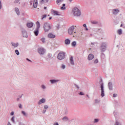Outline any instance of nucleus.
I'll list each match as a JSON object with an SVG mask.
<instances>
[{
    "label": "nucleus",
    "mask_w": 125,
    "mask_h": 125,
    "mask_svg": "<svg viewBox=\"0 0 125 125\" xmlns=\"http://www.w3.org/2000/svg\"><path fill=\"white\" fill-rule=\"evenodd\" d=\"M44 32H48L51 29V24L48 22H45L43 26Z\"/></svg>",
    "instance_id": "f257e3e1"
},
{
    "label": "nucleus",
    "mask_w": 125,
    "mask_h": 125,
    "mask_svg": "<svg viewBox=\"0 0 125 125\" xmlns=\"http://www.w3.org/2000/svg\"><path fill=\"white\" fill-rule=\"evenodd\" d=\"M72 13L74 16H80L81 15V11L78 8H74L72 10Z\"/></svg>",
    "instance_id": "f03ea898"
},
{
    "label": "nucleus",
    "mask_w": 125,
    "mask_h": 125,
    "mask_svg": "<svg viewBox=\"0 0 125 125\" xmlns=\"http://www.w3.org/2000/svg\"><path fill=\"white\" fill-rule=\"evenodd\" d=\"M65 58V52H61L58 55V59L59 60H62Z\"/></svg>",
    "instance_id": "7ed1b4c3"
},
{
    "label": "nucleus",
    "mask_w": 125,
    "mask_h": 125,
    "mask_svg": "<svg viewBox=\"0 0 125 125\" xmlns=\"http://www.w3.org/2000/svg\"><path fill=\"white\" fill-rule=\"evenodd\" d=\"M74 30H75V26H72L68 29V34L69 35H72L74 33Z\"/></svg>",
    "instance_id": "20e7f679"
},
{
    "label": "nucleus",
    "mask_w": 125,
    "mask_h": 125,
    "mask_svg": "<svg viewBox=\"0 0 125 125\" xmlns=\"http://www.w3.org/2000/svg\"><path fill=\"white\" fill-rule=\"evenodd\" d=\"M51 12L52 14H53V15H55V16H60V12H59L57 11L52 10L51 11Z\"/></svg>",
    "instance_id": "39448f33"
},
{
    "label": "nucleus",
    "mask_w": 125,
    "mask_h": 125,
    "mask_svg": "<svg viewBox=\"0 0 125 125\" xmlns=\"http://www.w3.org/2000/svg\"><path fill=\"white\" fill-rule=\"evenodd\" d=\"M101 96L102 97H104L105 94H104V86H103V84H101Z\"/></svg>",
    "instance_id": "423d86ee"
},
{
    "label": "nucleus",
    "mask_w": 125,
    "mask_h": 125,
    "mask_svg": "<svg viewBox=\"0 0 125 125\" xmlns=\"http://www.w3.org/2000/svg\"><path fill=\"white\" fill-rule=\"evenodd\" d=\"M38 52L40 54H44V49L43 48H39L38 49Z\"/></svg>",
    "instance_id": "0eeeda50"
},
{
    "label": "nucleus",
    "mask_w": 125,
    "mask_h": 125,
    "mask_svg": "<svg viewBox=\"0 0 125 125\" xmlns=\"http://www.w3.org/2000/svg\"><path fill=\"white\" fill-rule=\"evenodd\" d=\"M55 37H56L55 36V35H54L52 33H49L48 35V38H49V39H54V38H55Z\"/></svg>",
    "instance_id": "6e6552de"
},
{
    "label": "nucleus",
    "mask_w": 125,
    "mask_h": 125,
    "mask_svg": "<svg viewBox=\"0 0 125 125\" xmlns=\"http://www.w3.org/2000/svg\"><path fill=\"white\" fill-rule=\"evenodd\" d=\"M33 7L34 8L38 7V0H34Z\"/></svg>",
    "instance_id": "1a4fd4ad"
},
{
    "label": "nucleus",
    "mask_w": 125,
    "mask_h": 125,
    "mask_svg": "<svg viewBox=\"0 0 125 125\" xmlns=\"http://www.w3.org/2000/svg\"><path fill=\"white\" fill-rule=\"evenodd\" d=\"M93 58H94V56L92 54H90L88 56V60H92Z\"/></svg>",
    "instance_id": "9d476101"
},
{
    "label": "nucleus",
    "mask_w": 125,
    "mask_h": 125,
    "mask_svg": "<svg viewBox=\"0 0 125 125\" xmlns=\"http://www.w3.org/2000/svg\"><path fill=\"white\" fill-rule=\"evenodd\" d=\"M26 25L28 28H32V27L34 26V23L33 22H29V23H27Z\"/></svg>",
    "instance_id": "9b49d317"
},
{
    "label": "nucleus",
    "mask_w": 125,
    "mask_h": 125,
    "mask_svg": "<svg viewBox=\"0 0 125 125\" xmlns=\"http://www.w3.org/2000/svg\"><path fill=\"white\" fill-rule=\"evenodd\" d=\"M64 42L65 44H70V43H71V40L67 39L64 41Z\"/></svg>",
    "instance_id": "f8f14e48"
},
{
    "label": "nucleus",
    "mask_w": 125,
    "mask_h": 125,
    "mask_svg": "<svg viewBox=\"0 0 125 125\" xmlns=\"http://www.w3.org/2000/svg\"><path fill=\"white\" fill-rule=\"evenodd\" d=\"M44 102H45V99H42L38 102V104H39V105H40V104H42V103H44Z\"/></svg>",
    "instance_id": "ddd939ff"
},
{
    "label": "nucleus",
    "mask_w": 125,
    "mask_h": 125,
    "mask_svg": "<svg viewBox=\"0 0 125 125\" xmlns=\"http://www.w3.org/2000/svg\"><path fill=\"white\" fill-rule=\"evenodd\" d=\"M101 48L103 51H104V49H106V44L103 43V44L101 46Z\"/></svg>",
    "instance_id": "4468645a"
},
{
    "label": "nucleus",
    "mask_w": 125,
    "mask_h": 125,
    "mask_svg": "<svg viewBox=\"0 0 125 125\" xmlns=\"http://www.w3.org/2000/svg\"><path fill=\"white\" fill-rule=\"evenodd\" d=\"M40 29L39 28H36V30L34 31V34L35 36H38L39 35V31Z\"/></svg>",
    "instance_id": "2eb2a0df"
},
{
    "label": "nucleus",
    "mask_w": 125,
    "mask_h": 125,
    "mask_svg": "<svg viewBox=\"0 0 125 125\" xmlns=\"http://www.w3.org/2000/svg\"><path fill=\"white\" fill-rule=\"evenodd\" d=\"M22 35L24 38H28V35L27 34V32L26 31L22 32Z\"/></svg>",
    "instance_id": "dca6fc26"
},
{
    "label": "nucleus",
    "mask_w": 125,
    "mask_h": 125,
    "mask_svg": "<svg viewBox=\"0 0 125 125\" xmlns=\"http://www.w3.org/2000/svg\"><path fill=\"white\" fill-rule=\"evenodd\" d=\"M119 10H118V9H115L114 10H113V14H118V13H119Z\"/></svg>",
    "instance_id": "f3484780"
},
{
    "label": "nucleus",
    "mask_w": 125,
    "mask_h": 125,
    "mask_svg": "<svg viewBox=\"0 0 125 125\" xmlns=\"http://www.w3.org/2000/svg\"><path fill=\"white\" fill-rule=\"evenodd\" d=\"M15 11H16V12L18 15H19L20 14V12L19 11V9H18V8H15Z\"/></svg>",
    "instance_id": "a211bd4d"
},
{
    "label": "nucleus",
    "mask_w": 125,
    "mask_h": 125,
    "mask_svg": "<svg viewBox=\"0 0 125 125\" xmlns=\"http://www.w3.org/2000/svg\"><path fill=\"white\" fill-rule=\"evenodd\" d=\"M63 0H57L56 3L58 4V5H60V3L63 1Z\"/></svg>",
    "instance_id": "6ab92c4d"
},
{
    "label": "nucleus",
    "mask_w": 125,
    "mask_h": 125,
    "mask_svg": "<svg viewBox=\"0 0 125 125\" xmlns=\"http://www.w3.org/2000/svg\"><path fill=\"white\" fill-rule=\"evenodd\" d=\"M70 62L72 65H74V60L73 59V57H70Z\"/></svg>",
    "instance_id": "aec40b11"
},
{
    "label": "nucleus",
    "mask_w": 125,
    "mask_h": 125,
    "mask_svg": "<svg viewBox=\"0 0 125 125\" xmlns=\"http://www.w3.org/2000/svg\"><path fill=\"white\" fill-rule=\"evenodd\" d=\"M108 86H109V88L110 90H112V88H113V87L112 86V83L111 82H109L108 83Z\"/></svg>",
    "instance_id": "412c9836"
},
{
    "label": "nucleus",
    "mask_w": 125,
    "mask_h": 125,
    "mask_svg": "<svg viewBox=\"0 0 125 125\" xmlns=\"http://www.w3.org/2000/svg\"><path fill=\"white\" fill-rule=\"evenodd\" d=\"M50 82L51 83H57V82H59V80H51Z\"/></svg>",
    "instance_id": "4be33fe9"
},
{
    "label": "nucleus",
    "mask_w": 125,
    "mask_h": 125,
    "mask_svg": "<svg viewBox=\"0 0 125 125\" xmlns=\"http://www.w3.org/2000/svg\"><path fill=\"white\" fill-rule=\"evenodd\" d=\"M12 45L14 47H17V46H18V45H19V44H18V43H13V42H12Z\"/></svg>",
    "instance_id": "5701e85b"
},
{
    "label": "nucleus",
    "mask_w": 125,
    "mask_h": 125,
    "mask_svg": "<svg viewBox=\"0 0 125 125\" xmlns=\"http://www.w3.org/2000/svg\"><path fill=\"white\" fill-rule=\"evenodd\" d=\"M65 5H66L65 4H62V7H61V9L62 10H65L66 9V7H65Z\"/></svg>",
    "instance_id": "b1692460"
},
{
    "label": "nucleus",
    "mask_w": 125,
    "mask_h": 125,
    "mask_svg": "<svg viewBox=\"0 0 125 125\" xmlns=\"http://www.w3.org/2000/svg\"><path fill=\"white\" fill-rule=\"evenodd\" d=\"M41 2V3H46V2H48V0H42Z\"/></svg>",
    "instance_id": "393cba45"
},
{
    "label": "nucleus",
    "mask_w": 125,
    "mask_h": 125,
    "mask_svg": "<svg viewBox=\"0 0 125 125\" xmlns=\"http://www.w3.org/2000/svg\"><path fill=\"white\" fill-rule=\"evenodd\" d=\"M36 25L37 26V29H40V22L37 21L36 22Z\"/></svg>",
    "instance_id": "a878e982"
},
{
    "label": "nucleus",
    "mask_w": 125,
    "mask_h": 125,
    "mask_svg": "<svg viewBox=\"0 0 125 125\" xmlns=\"http://www.w3.org/2000/svg\"><path fill=\"white\" fill-rule=\"evenodd\" d=\"M71 45L72 46H76V45H77V42L74 41L72 42V43H71Z\"/></svg>",
    "instance_id": "bb28decb"
},
{
    "label": "nucleus",
    "mask_w": 125,
    "mask_h": 125,
    "mask_svg": "<svg viewBox=\"0 0 125 125\" xmlns=\"http://www.w3.org/2000/svg\"><path fill=\"white\" fill-rule=\"evenodd\" d=\"M41 42H43V43H44L45 42V38H42L41 39Z\"/></svg>",
    "instance_id": "cd10ccee"
},
{
    "label": "nucleus",
    "mask_w": 125,
    "mask_h": 125,
    "mask_svg": "<svg viewBox=\"0 0 125 125\" xmlns=\"http://www.w3.org/2000/svg\"><path fill=\"white\" fill-rule=\"evenodd\" d=\"M118 34H119V35H122V29H119L118 30Z\"/></svg>",
    "instance_id": "c85d7f7f"
},
{
    "label": "nucleus",
    "mask_w": 125,
    "mask_h": 125,
    "mask_svg": "<svg viewBox=\"0 0 125 125\" xmlns=\"http://www.w3.org/2000/svg\"><path fill=\"white\" fill-rule=\"evenodd\" d=\"M22 114L23 115V116H25V117H27V114H26V112L25 111H21Z\"/></svg>",
    "instance_id": "c756f323"
},
{
    "label": "nucleus",
    "mask_w": 125,
    "mask_h": 125,
    "mask_svg": "<svg viewBox=\"0 0 125 125\" xmlns=\"http://www.w3.org/2000/svg\"><path fill=\"white\" fill-rule=\"evenodd\" d=\"M83 26L84 27V28H85V30H86V31H88V28H87L86 27V24H83Z\"/></svg>",
    "instance_id": "7c9ffc66"
},
{
    "label": "nucleus",
    "mask_w": 125,
    "mask_h": 125,
    "mask_svg": "<svg viewBox=\"0 0 125 125\" xmlns=\"http://www.w3.org/2000/svg\"><path fill=\"white\" fill-rule=\"evenodd\" d=\"M15 53H16L17 55H19V54H20V53H19V51H18V50H16Z\"/></svg>",
    "instance_id": "2f4dec72"
},
{
    "label": "nucleus",
    "mask_w": 125,
    "mask_h": 125,
    "mask_svg": "<svg viewBox=\"0 0 125 125\" xmlns=\"http://www.w3.org/2000/svg\"><path fill=\"white\" fill-rule=\"evenodd\" d=\"M62 120L63 121H68V118H67L66 117H65L62 118Z\"/></svg>",
    "instance_id": "473e14b6"
},
{
    "label": "nucleus",
    "mask_w": 125,
    "mask_h": 125,
    "mask_svg": "<svg viewBox=\"0 0 125 125\" xmlns=\"http://www.w3.org/2000/svg\"><path fill=\"white\" fill-rule=\"evenodd\" d=\"M46 18V15H44L42 16V20H43L44 18Z\"/></svg>",
    "instance_id": "72a5a7b5"
},
{
    "label": "nucleus",
    "mask_w": 125,
    "mask_h": 125,
    "mask_svg": "<svg viewBox=\"0 0 125 125\" xmlns=\"http://www.w3.org/2000/svg\"><path fill=\"white\" fill-rule=\"evenodd\" d=\"M91 23L92 24H97V21H91Z\"/></svg>",
    "instance_id": "f704fd0d"
},
{
    "label": "nucleus",
    "mask_w": 125,
    "mask_h": 125,
    "mask_svg": "<svg viewBox=\"0 0 125 125\" xmlns=\"http://www.w3.org/2000/svg\"><path fill=\"white\" fill-rule=\"evenodd\" d=\"M20 1V0H16L15 1V3H18Z\"/></svg>",
    "instance_id": "c9c22d12"
},
{
    "label": "nucleus",
    "mask_w": 125,
    "mask_h": 125,
    "mask_svg": "<svg viewBox=\"0 0 125 125\" xmlns=\"http://www.w3.org/2000/svg\"><path fill=\"white\" fill-rule=\"evenodd\" d=\"M44 109H47V108H48V106H47V105H45L44 106Z\"/></svg>",
    "instance_id": "e433bc0d"
},
{
    "label": "nucleus",
    "mask_w": 125,
    "mask_h": 125,
    "mask_svg": "<svg viewBox=\"0 0 125 125\" xmlns=\"http://www.w3.org/2000/svg\"><path fill=\"white\" fill-rule=\"evenodd\" d=\"M94 63H98V60L97 59V60H95Z\"/></svg>",
    "instance_id": "4c0bfd02"
},
{
    "label": "nucleus",
    "mask_w": 125,
    "mask_h": 125,
    "mask_svg": "<svg viewBox=\"0 0 125 125\" xmlns=\"http://www.w3.org/2000/svg\"><path fill=\"white\" fill-rule=\"evenodd\" d=\"M80 95H84V94H83V92H80Z\"/></svg>",
    "instance_id": "58836bf2"
},
{
    "label": "nucleus",
    "mask_w": 125,
    "mask_h": 125,
    "mask_svg": "<svg viewBox=\"0 0 125 125\" xmlns=\"http://www.w3.org/2000/svg\"><path fill=\"white\" fill-rule=\"evenodd\" d=\"M98 121H99L98 119H96L94 120V123H98Z\"/></svg>",
    "instance_id": "ea45409f"
},
{
    "label": "nucleus",
    "mask_w": 125,
    "mask_h": 125,
    "mask_svg": "<svg viewBox=\"0 0 125 125\" xmlns=\"http://www.w3.org/2000/svg\"><path fill=\"white\" fill-rule=\"evenodd\" d=\"M11 121H12V122H13V123H14V117L12 118Z\"/></svg>",
    "instance_id": "a19ab883"
},
{
    "label": "nucleus",
    "mask_w": 125,
    "mask_h": 125,
    "mask_svg": "<svg viewBox=\"0 0 125 125\" xmlns=\"http://www.w3.org/2000/svg\"><path fill=\"white\" fill-rule=\"evenodd\" d=\"M42 88H43V89H44V88H45V86L42 85Z\"/></svg>",
    "instance_id": "79ce46f5"
},
{
    "label": "nucleus",
    "mask_w": 125,
    "mask_h": 125,
    "mask_svg": "<svg viewBox=\"0 0 125 125\" xmlns=\"http://www.w3.org/2000/svg\"><path fill=\"white\" fill-rule=\"evenodd\" d=\"M113 97H117V94H114L113 95Z\"/></svg>",
    "instance_id": "37998d69"
},
{
    "label": "nucleus",
    "mask_w": 125,
    "mask_h": 125,
    "mask_svg": "<svg viewBox=\"0 0 125 125\" xmlns=\"http://www.w3.org/2000/svg\"><path fill=\"white\" fill-rule=\"evenodd\" d=\"M0 9H1V2L0 0Z\"/></svg>",
    "instance_id": "c03bdc74"
},
{
    "label": "nucleus",
    "mask_w": 125,
    "mask_h": 125,
    "mask_svg": "<svg viewBox=\"0 0 125 125\" xmlns=\"http://www.w3.org/2000/svg\"><path fill=\"white\" fill-rule=\"evenodd\" d=\"M19 108H22V105H21V104H20L19 105Z\"/></svg>",
    "instance_id": "a18cd8bd"
},
{
    "label": "nucleus",
    "mask_w": 125,
    "mask_h": 125,
    "mask_svg": "<svg viewBox=\"0 0 125 125\" xmlns=\"http://www.w3.org/2000/svg\"><path fill=\"white\" fill-rule=\"evenodd\" d=\"M13 115H14V112H12L11 113V116H13Z\"/></svg>",
    "instance_id": "49530a36"
},
{
    "label": "nucleus",
    "mask_w": 125,
    "mask_h": 125,
    "mask_svg": "<svg viewBox=\"0 0 125 125\" xmlns=\"http://www.w3.org/2000/svg\"><path fill=\"white\" fill-rule=\"evenodd\" d=\"M115 125H121L119 124V122H116V124H115Z\"/></svg>",
    "instance_id": "de8ad7c7"
},
{
    "label": "nucleus",
    "mask_w": 125,
    "mask_h": 125,
    "mask_svg": "<svg viewBox=\"0 0 125 125\" xmlns=\"http://www.w3.org/2000/svg\"><path fill=\"white\" fill-rule=\"evenodd\" d=\"M62 69H64L65 68V65H62Z\"/></svg>",
    "instance_id": "09e8293b"
},
{
    "label": "nucleus",
    "mask_w": 125,
    "mask_h": 125,
    "mask_svg": "<svg viewBox=\"0 0 125 125\" xmlns=\"http://www.w3.org/2000/svg\"><path fill=\"white\" fill-rule=\"evenodd\" d=\"M45 112H46V109L43 110V113L44 114V113H45Z\"/></svg>",
    "instance_id": "8fccbe9b"
},
{
    "label": "nucleus",
    "mask_w": 125,
    "mask_h": 125,
    "mask_svg": "<svg viewBox=\"0 0 125 125\" xmlns=\"http://www.w3.org/2000/svg\"><path fill=\"white\" fill-rule=\"evenodd\" d=\"M52 19V17H50L49 18V20H51Z\"/></svg>",
    "instance_id": "3c124183"
},
{
    "label": "nucleus",
    "mask_w": 125,
    "mask_h": 125,
    "mask_svg": "<svg viewBox=\"0 0 125 125\" xmlns=\"http://www.w3.org/2000/svg\"><path fill=\"white\" fill-rule=\"evenodd\" d=\"M98 103V100H95V103Z\"/></svg>",
    "instance_id": "603ef678"
},
{
    "label": "nucleus",
    "mask_w": 125,
    "mask_h": 125,
    "mask_svg": "<svg viewBox=\"0 0 125 125\" xmlns=\"http://www.w3.org/2000/svg\"><path fill=\"white\" fill-rule=\"evenodd\" d=\"M54 125H58V123H55V124H54Z\"/></svg>",
    "instance_id": "864d4df0"
},
{
    "label": "nucleus",
    "mask_w": 125,
    "mask_h": 125,
    "mask_svg": "<svg viewBox=\"0 0 125 125\" xmlns=\"http://www.w3.org/2000/svg\"><path fill=\"white\" fill-rule=\"evenodd\" d=\"M7 125H11V124H10V123H8Z\"/></svg>",
    "instance_id": "5fc2aeb1"
},
{
    "label": "nucleus",
    "mask_w": 125,
    "mask_h": 125,
    "mask_svg": "<svg viewBox=\"0 0 125 125\" xmlns=\"http://www.w3.org/2000/svg\"><path fill=\"white\" fill-rule=\"evenodd\" d=\"M44 9H46V7H44Z\"/></svg>",
    "instance_id": "6e6d98bb"
},
{
    "label": "nucleus",
    "mask_w": 125,
    "mask_h": 125,
    "mask_svg": "<svg viewBox=\"0 0 125 125\" xmlns=\"http://www.w3.org/2000/svg\"><path fill=\"white\" fill-rule=\"evenodd\" d=\"M27 60H28V61H30V60H29V59H27Z\"/></svg>",
    "instance_id": "4d7b16f0"
},
{
    "label": "nucleus",
    "mask_w": 125,
    "mask_h": 125,
    "mask_svg": "<svg viewBox=\"0 0 125 125\" xmlns=\"http://www.w3.org/2000/svg\"><path fill=\"white\" fill-rule=\"evenodd\" d=\"M69 1H73V0H69Z\"/></svg>",
    "instance_id": "13d9d810"
},
{
    "label": "nucleus",
    "mask_w": 125,
    "mask_h": 125,
    "mask_svg": "<svg viewBox=\"0 0 125 125\" xmlns=\"http://www.w3.org/2000/svg\"><path fill=\"white\" fill-rule=\"evenodd\" d=\"M120 27H123V24H121Z\"/></svg>",
    "instance_id": "bf43d9fd"
},
{
    "label": "nucleus",
    "mask_w": 125,
    "mask_h": 125,
    "mask_svg": "<svg viewBox=\"0 0 125 125\" xmlns=\"http://www.w3.org/2000/svg\"><path fill=\"white\" fill-rule=\"evenodd\" d=\"M77 88H79V86H77Z\"/></svg>",
    "instance_id": "052dcab7"
},
{
    "label": "nucleus",
    "mask_w": 125,
    "mask_h": 125,
    "mask_svg": "<svg viewBox=\"0 0 125 125\" xmlns=\"http://www.w3.org/2000/svg\"><path fill=\"white\" fill-rule=\"evenodd\" d=\"M87 96L88 97V95H87Z\"/></svg>",
    "instance_id": "680f3d73"
}]
</instances>
